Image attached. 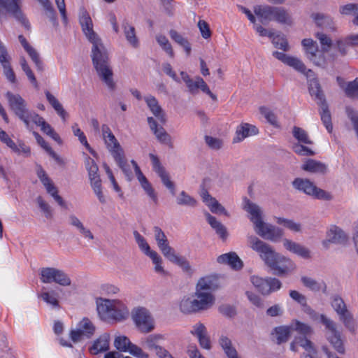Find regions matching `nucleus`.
Segmentation results:
<instances>
[{"instance_id":"obj_37","label":"nucleus","mask_w":358,"mask_h":358,"mask_svg":"<svg viewBox=\"0 0 358 358\" xmlns=\"http://www.w3.org/2000/svg\"><path fill=\"white\" fill-rule=\"evenodd\" d=\"M318 105L320 106V115L321 120L328 132L331 133L333 130V125L331 123V115L329 110V106L327 101Z\"/></svg>"},{"instance_id":"obj_6","label":"nucleus","mask_w":358,"mask_h":358,"mask_svg":"<svg viewBox=\"0 0 358 358\" xmlns=\"http://www.w3.org/2000/svg\"><path fill=\"white\" fill-rule=\"evenodd\" d=\"M331 306L339 315V319L343 322L345 327L350 331L355 332V324L352 315L347 309L346 305L343 299L338 295L332 297Z\"/></svg>"},{"instance_id":"obj_16","label":"nucleus","mask_w":358,"mask_h":358,"mask_svg":"<svg viewBox=\"0 0 358 358\" xmlns=\"http://www.w3.org/2000/svg\"><path fill=\"white\" fill-rule=\"evenodd\" d=\"M259 133L258 129L248 123H241L236 131V136L234 138V143L242 141L247 137L256 135Z\"/></svg>"},{"instance_id":"obj_8","label":"nucleus","mask_w":358,"mask_h":358,"mask_svg":"<svg viewBox=\"0 0 358 358\" xmlns=\"http://www.w3.org/2000/svg\"><path fill=\"white\" fill-rule=\"evenodd\" d=\"M95 331L96 327L93 322L87 317H84L78 324L77 329L71 331L70 337L74 343H77L84 338H90Z\"/></svg>"},{"instance_id":"obj_60","label":"nucleus","mask_w":358,"mask_h":358,"mask_svg":"<svg viewBox=\"0 0 358 358\" xmlns=\"http://www.w3.org/2000/svg\"><path fill=\"white\" fill-rule=\"evenodd\" d=\"M276 220L278 224L285 226L291 231L299 232L301 229V224L299 223L294 222L292 220H287L282 217H277Z\"/></svg>"},{"instance_id":"obj_24","label":"nucleus","mask_w":358,"mask_h":358,"mask_svg":"<svg viewBox=\"0 0 358 358\" xmlns=\"http://www.w3.org/2000/svg\"><path fill=\"white\" fill-rule=\"evenodd\" d=\"M301 169L303 171L318 174H325L327 171V166L324 163L313 159H306L302 164Z\"/></svg>"},{"instance_id":"obj_23","label":"nucleus","mask_w":358,"mask_h":358,"mask_svg":"<svg viewBox=\"0 0 358 358\" xmlns=\"http://www.w3.org/2000/svg\"><path fill=\"white\" fill-rule=\"evenodd\" d=\"M115 301L99 298L96 299V310L100 317L103 320H108V315L115 304Z\"/></svg>"},{"instance_id":"obj_15","label":"nucleus","mask_w":358,"mask_h":358,"mask_svg":"<svg viewBox=\"0 0 358 358\" xmlns=\"http://www.w3.org/2000/svg\"><path fill=\"white\" fill-rule=\"evenodd\" d=\"M148 123L150 126V129L155 135L157 139L162 143L169 145L170 148H173L172 138L166 131L164 127H158L157 121L152 117H148Z\"/></svg>"},{"instance_id":"obj_53","label":"nucleus","mask_w":358,"mask_h":358,"mask_svg":"<svg viewBox=\"0 0 358 358\" xmlns=\"http://www.w3.org/2000/svg\"><path fill=\"white\" fill-rule=\"evenodd\" d=\"M85 167L88 171L90 180H93L99 178V176L98 174L99 168L93 159L88 157L86 159Z\"/></svg>"},{"instance_id":"obj_14","label":"nucleus","mask_w":358,"mask_h":358,"mask_svg":"<svg viewBox=\"0 0 358 358\" xmlns=\"http://www.w3.org/2000/svg\"><path fill=\"white\" fill-rule=\"evenodd\" d=\"M131 163L132 164V165L134 166L136 177H137L142 188L144 189V191L148 194V196L152 199V201L154 202V203L157 204V203H158L157 194L155 192L152 185L148 180L146 177L143 174V173L141 172L137 163L134 160H131Z\"/></svg>"},{"instance_id":"obj_54","label":"nucleus","mask_w":358,"mask_h":358,"mask_svg":"<svg viewBox=\"0 0 358 358\" xmlns=\"http://www.w3.org/2000/svg\"><path fill=\"white\" fill-rule=\"evenodd\" d=\"M55 274L54 282L64 287L71 285V280L64 271L56 268Z\"/></svg>"},{"instance_id":"obj_44","label":"nucleus","mask_w":358,"mask_h":358,"mask_svg":"<svg viewBox=\"0 0 358 358\" xmlns=\"http://www.w3.org/2000/svg\"><path fill=\"white\" fill-rule=\"evenodd\" d=\"M219 343L227 357H231L238 353L236 348L233 346L231 341L228 337L221 336L219 339Z\"/></svg>"},{"instance_id":"obj_25","label":"nucleus","mask_w":358,"mask_h":358,"mask_svg":"<svg viewBox=\"0 0 358 358\" xmlns=\"http://www.w3.org/2000/svg\"><path fill=\"white\" fill-rule=\"evenodd\" d=\"M347 240L348 236L341 229L336 226H332L327 232V239L324 242V244L327 242L342 244L345 243Z\"/></svg>"},{"instance_id":"obj_43","label":"nucleus","mask_w":358,"mask_h":358,"mask_svg":"<svg viewBox=\"0 0 358 358\" xmlns=\"http://www.w3.org/2000/svg\"><path fill=\"white\" fill-rule=\"evenodd\" d=\"M115 161L117 164L118 166L122 169L129 181H131L133 178L132 171L130 166L127 164V162L124 157V152L122 154H117L114 157Z\"/></svg>"},{"instance_id":"obj_22","label":"nucleus","mask_w":358,"mask_h":358,"mask_svg":"<svg viewBox=\"0 0 358 358\" xmlns=\"http://www.w3.org/2000/svg\"><path fill=\"white\" fill-rule=\"evenodd\" d=\"M289 296L296 302L299 303L303 308V311L308 314L313 319L319 317L318 315L313 309L307 304L306 297L296 290L289 291Z\"/></svg>"},{"instance_id":"obj_7","label":"nucleus","mask_w":358,"mask_h":358,"mask_svg":"<svg viewBox=\"0 0 358 358\" xmlns=\"http://www.w3.org/2000/svg\"><path fill=\"white\" fill-rule=\"evenodd\" d=\"M22 1V0H0V6L11 14L26 29L30 30V23L21 10Z\"/></svg>"},{"instance_id":"obj_3","label":"nucleus","mask_w":358,"mask_h":358,"mask_svg":"<svg viewBox=\"0 0 358 358\" xmlns=\"http://www.w3.org/2000/svg\"><path fill=\"white\" fill-rule=\"evenodd\" d=\"M244 210L251 215V221L255 224V231L260 237L273 242H278L283 235L281 229L262 220V211L259 206L247 199Z\"/></svg>"},{"instance_id":"obj_1","label":"nucleus","mask_w":358,"mask_h":358,"mask_svg":"<svg viewBox=\"0 0 358 358\" xmlns=\"http://www.w3.org/2000/svg\"><path fill=\"white\" fill-rule=\"evenodd\" d=\"M79 21L84 34L92 44L91 56L96 73L108 90L114 91L116 89V83L113 80V72L107 50L101 38L94 31L92 20L84 8L80 9Z\"/></svg>"},{"instance_id":"obj_36","label":"nucleus","mask_w":358,"mask_h":358,"mask_svg":"<svg viewBox=\"0 0 358 358\" xmlns=\"http://www.w3.org/2000/svg\"><path fill=\"white\" fill-rule=\"evenodd\" d=\"M293 187L299 191L312 195L314 192L315 185L308 179L296 178L292 182Z\"/></svg>"},{"instance_id":"obj_13","label":"nucleus","mask_w":358,"mask_h":358,"mask_svg":"<svg viewBox=\"0 0 358 358\" xmlns=\"http://www.w3.org/2000/svg\"><path fill=\"white\" fill-rule=\"evenodd\" d=\"M6 97L8 99L10 108L17 117L29 112L27 108L25 100L20 94L7 92Z\"/></svg>"},{"instance_id":"obj_5","label":"nucleus","mask_w":358,"mask_h":358,"mask_svg":"<svg viewBox=\"0 0 358 358\" xmlns=\"http://www.w3.org/2000/svg\"><path fill=\"white\" fill-rule=\"evenodd\" d=\"M319 317L321 323L325 326L326 329L329 331L327 340L332 345L334 350L339 354H345V349L341 338V333L336 329V323L324 314L320 315Z\"/></svg>"},{"instance_id":"obj_62","label":"nucleus","mask_w":358,"mask_h":358,"mask_svg":"<svg viewBox=\"0 0 358 358\" xmlns=\"http://www.w3.org/2000/svg\"><path fill=\"white\" fill-rule=\"evenodd\" d=\"M0 140L9 147L13 152L20 153V149L15 143L8 136L6 131L0 129Z\"/></svg>"},{"instance_id":"obj_55","label":"nucleus","mask_w":358,"mask_h":358,"mask_svg":"<svg viewBox=\"0 0 358 358\" xmlns=\"http://www.w3.org/2000/svg\"><path fill=\"white\" fill-rule=\"evenodd\" d=\"M272 43L276 48L280 49L285 52H287L290 50L287 40L283 35L276 34V36L273 38Z\"/></svg>"},{"instance_id":"obj_38","label":"nucleus","mask_w":358,"mask_h":358,"mask_svg":"<svg viewBox=\"0 0 358 358\" xmlns=\"http://www.w3.org/2000/svg\"><path fill=\"white\" fill-rule=\"evenodd\" d=\"M169 36L173 41H174L176 43L184 48L187 56L190 55L192 48L190 43L186 38L183 37L180 34L174 29H171L169 31Z\"/></svg>"},{"instance_id":"obj_20","label":"nucleus","mask_w":358,"mask_h":358,"mask_svg":"<svg viewBox=\"0 0 358 358\" xmlns=\"http://www.w3.org/2000/svg\"><path fill=\"white\" fill-rule=\"evenodd\" d=\"M109 343L110 335L104 333L94 341L92 345L89 348V351L92 355L106 352L109 349Z\"/></svg>"},{"instance_id":"obj_52","label":"nucleus","mask_w":358,"mask_h":358,"mask_svg":"<svg viewBox=\"0 0 358 358\" xmlns=\"http://www.w3.org/2000/svg\"><path fill=\"white\" fill-rule=\"evenodd\" d=\"M290 327H292V332L293 331H296L304 336L311 334L313 331L311 327L309 325L302 323L299 321H295L294 322H292L290 324Z\"/></svg>"},{"instance_id":"obj_12","label":"nucleus","mask_w":358,"mask_h":358,"mask_svg":"<svg viewBox=\"0 0 358 358\" xmlns=\"http://www.w3.org/2000/svg\"><path fill=\"white\" fill-rule=\"evenodd\" d=\"M214 301L213 294H203L197 292L190 297L194 313L210 308L213 305Z\"/></svg>"},{"instance_id":"obj_58","label":"nucleus","mask_w":358,"mask_h":358,"mask_svg":"<svg viewBox=\"0 0 358 358\" xmlns=\"http://www.w3.org/2000/svg\"><path fill=\"white\" fill-rule=\"evenodd\" d=\"M92 187L101 203H106L105 196L102 192L101 181L100 178L90 180Z\"/></svg>"},{"instance_id":"obj_47","label":"nucleus","mask_w":358,"mask_h":358,"mask_svg":"<svg viewBox=\"0 0 358 358\" xmlns=\"http://www.w3.org/2000/svg\"><path fill=\"white\" fill-rule=\"evenodd\" d=\"M25 51L28 53L32 62L34 63L37 71L39 72H43L45 69L44 64L37 50L31 46Z\"/></svg>"},{"instance_id":"obj_56","label":"nucleus","mask_w":358,"mask_h":358,"mask_svg":"<svg viewBox=\"0 0 358 358\" xmlns=\"http://www.w3.org/2000/svg\"><path fill=\"white\" fill-rule=\"evenodd\" d=\"M316 37L320 41L322 52H329L333 45L332 40L330 37L322 32H317Z\"/></svg>"},{"instance_id":"obj_35","label":"nucleus","mask_w":358,"mask_h":358,"mask_svg":"<svg viewBox=\"0 0 358 358\" xmlns=\"http://www.w3.org/2000/svg\"><path fill=\"white\" fill-rule=\"evenodd\" d=\"M103 138L107 148L111 152L113 157H115L117 154H122L124 152L122 147L113 133L109 134V135H106V136Z\"/></svg>"},{"instance_id":"obj_2","label":"nucleus","mask_w":358,"mask_h":358,"mask_svg":"<svg viewBox=\"0 0 358 358\" xmlns=\"http://www.w3.org/2000/svg\"><path fill=\"white\" fill-rule=\"evenodd\" d=\"M247 245L258 254L259 258L272 271L273 275L285 277L295 270L296 265L292 260L276 252L272 245L256 236L248 235Z\"/></svg>"},{"instance_id":"obj_59","label":"nucleus","mask_w":358,"mask_h":358,"mask_svg":"<svg viewBox=\"0 0 358 358\" xmlns=\"http://www.w3.org/2000/svg\"><path fill=\"white\" fill-rule=\"evenodd\" d=\"M36 202L41 210L43 213L45 217L47 219H51L53 216V214L50 206L41 196H38L36 198Z\"/></svg>"},{"instance_id":"obj_28","label":"nucleus","mask_w":358,"mask_h":358,"mask_svg":"<svg viewBox=\"0 0 358 358\" xmlns=\"http://www.w3.org/2000/svg\"><path fill=\"white\" fill-rule=\"evenodd\" d=\"M45 94L48 103L54 108L57 114L62 119L64 122H65L66 118L69 117V115L64 108L62 104L49 91L45 92Z\"/></svg>"},{"instance_id":"obj_32","label":"nucleus","mask_w":358,"mask_h":358,"mask_svg":"<svg viewBox=\"0 0 358 358\" xmlns=\"http://www.w3.org/2000/svg\"><path fill=\"white\" fill-rule=\"evenodd\" d=\"M206 217L208 224L215 231L220 238L222 240H226L228 236L227 228L210 213H206Z\"/></svg>"},{"instance_id":"obj_46","label":"nucleus","mask_w":358,"mask_h":358,"mask_svg":"<svg viewBox=\"0 0 358 358\" xmlns=\"http://www.w3.org/2000/svg\"><path fill=\"white\" fill-rule=\"evenodd\" d=\"M303 285L313 292H319L321 289H326V285L323 282H319L313 278L303 276L301 278Z\"/></svg>"},{"instance_id":"obj_18","label":"nucleus","mask_w":358,"mask_h":358,"mask_svg":"<svg viewBox=\"0 0 358 358\" xmlns=\"http://www.w3.org/2000/svg\"><path fill=\"white\" fill-rule=\"evenodd\" d=\"M154 232L155 238L159 250L164 257L167 256L174 249L169 245L166 236L159 227H154Z\"/></svg>"},{"instance_id":"obj_34","label":"nucleus","mask_w":358,"mask_h":358,"mask_svg":"<svg viewBox=\"0 0 358 358\" xmlns=\"http://www.w3.org/2000/svg\"><path fill=\"white\" fill-rule=\"evenodd\" d=\"M124 36L127 42L134 48L139 46V41L136 35L134 27L130 25L129 22L124 20L122 23Z\"/></svg>"},{"instance_id":"obj_21","label":"nucleus","mask_w":358,"mask_h":358,"mask_svg":"<svg viewBox=\"0 0 358 358\" xmlns=\"http://www.w3.org/2000/svg\"><path fill=\"white\" fill-rule=\"evenodd\" d=\"M217 261L220 264L229 265L233 269L239 270L243 267V262L235 252H229L220 255Z\"/></svg>"},{"instance_id":"obj_17","label":"nucleus","mask_w":358,"mask_h":358,"mask_svg":"<svg viewBox=\"0 0 358 358\" xmlns=\"http://www.w3.org/2000/svg\"><path fill=\"white\" fill-rule=\"evenodd\" d=\"M283 246L288 251L297 255L303 259H308L310 257V252L307 248L289 239L285 238L283 240Z\"/></svg>"},{"instance_id":"obj_41","label":"nucleus","mask_w":358,"mask_h":358,"mask_svg":"<svg viewBox=\"0 0 358 358\" xmlns=\"http://www.w3.org/2000/svg\"><path fill=\"white\" fill-rule=\"evenodd\" d=\"M119 302H116L111 310V313L108 315L109 317L108 320H113L115 321H122L127 318L129 315L128 309L122 306L120 308L117 307Z\"/></svg>"},{"instance_id":"obj_42","label":"nucleus","mask_w":358,"mask_h":358,"mask_svg":"<svg viewBox=\"0 0 358 358\" xmlns=\"http://www.w3.org/2000/svg\"><path fill=\"white\" fill-rule=\"evenodd\" d=\"M252 284L263 295H268L270 289L268 288V278H262L259 276L253 275L250 278Z\"/></svg>"},{"instance_id":"obj_61","label":"nucleus","mask_w":358,"mask_h":358,"mask_svg":"<svg viewBox=\"0 0 358 358\" xmlns=\"http://www.w3.org/2000/svg\"><path fill=\"white\" fill-rule=\"evenodd\" d=\"M345 92L348 97L358 98V78L348 83Z\"/></svg>"},{"instance_id":"obj_9","label":"nucleus","mask_w":358,"mask_h":358,"mask_svg":"<svg viewBox=\"0 0 358 358\" xmlns=\"http://www.w3.org/2000/svg\"><path fill=\"white\" fill-rule=\"evenodd\" d=\"M305 48L307 58L315 65L324 67L326 59L323 54H319L318 45L315 41L310 38H305L301 42Z\"/></svg>"},{"instance_id":"obj_11","label":"nucleus","mask_w":358,"mask_h":358,"mask_svg":"<svg viewBox=\"0 0 358 358\" xmlns=\"http://www.w3.org/2000/svg\"><path fill=\"white\" fill-rule=\"evenodd\" d=\"M36 174L41 182L45 187L47 192L54 198L60 206L66 208V203L62 197L58 194L57 187L54 185L51 179L48 176L46 172L41 166L37 167Z\"/></svg>"},{"instance_id":"obj_31","label":"nucleus","mask_w":358,"mask_h":358,"mask_svg":"<svg viewBox=\"0 0 358 358\" xmlns=\"http://www.w3.org/2000/svg\"><path fill=\"white\" fill-rule=\"evenodd\" d=\"M273 8L270 6H257L254 8V12L262 23L266 24L273 20Z\"/></svg>"},{"instance_id":"obj_49","label":"nucleus","mask_w":358,"mask_h":358,"mask_svg":"<svg viewBox=\"0 0 358 358\" xmlns=\"http://www.w3.org/2000/svg\"><path fill=\"white\" fill-rule=\"evenodd\" d=\"M56 268L45 267L42 268L40 271V279L43 283L54 282L55 278Z\"/></svg>"},{"instance_id":"obj_64","label":"nucleus","mask_w":358,"mask_h":358,"mask_svg":"<svg viewBox=\"0 0 358 358\" xmlns=\"http://www.w3.org/2000/svg\"><path fill=\"white\" fill-rule=\"evenodd\" d=\"M127 352L136 358L150 357L149 355L147 352H144L141 348L132 343H131Z\"/></svg>"},{"instance_id":"obj_29","label":"nucleus","mask_w":358,"mask_h":358,"mask_svg":"<svg viewBox=\"0 0 358 358\" xmlns=\"http://www.w3.org/2000/svg\"><path fill=\"white\" fill-rule=\"evenodd\" d=\"M308 89L310 95L314 97L317 104L327 101L319 80L317 78H313L309 81Z\"/></svg>"},{"instance_id":"obj_26","label":"nucleus","mask_w":358,"mask_h":358,"mask_svg":"<svg viewBox=\"0 0 358 358\" xmlns=\"http://www.w3.org/2000/svg\"><path fill=\"white\" fill-rule=\"evenodd\" d=\"M38 297L52 308H59V295L55 291H49L45 287H43Z\"/></svg>"},{"instance_id":"obj_51","label":"nucleus","mask_w":358,"mask_h":358,"mask_svg":"<svg viewBox=\"0 0 358 358\" xmlns=\"http://www.w3.org/2000/svg\"><path fill=\"white\" fill-rule=\"evenodd\" d=\"M177 203L180 206L195 207L197 204V201L185 191H182L177 198Z\"/></svg>"},{"instance_id":"obj_40","label":"nucleus","mask_w":358,"mask_h":358,"mask_svg":"<svg viewBox=\"0 0 358 358\" xmlns=\"http://www.w3.org/2000/svg\"><path fill=\"white\" fill-rule=\"evenodd\" d=\"M273 20L281 24L291 25L292 18L288 13L282 8L274 7L273 13Z\"/></svg>"},{"instance_id":"obj_30","label":"nucleus","mask_w":358,"mask_h":358,"mask_svg":"<svg viewBox=\"0 0 358 358\" xmlns=\"http://www.w3.org/2000/svg\"><path fill=\"white\" fill-rule=\"evenodd\" d=\"M292 327L289 326H280L273 329L272 335L275 338V342L278 345L286 343L291 335Z\"/></svg>"},{"instance_id":"obj_10","label":"nucleus","mask_w":358,"mask_h":358,"mask_svg":"<svg viewBox=\"0 0 358 358\" xmlns=\"http://www.w3.org/2000/svg\"><path fill=\"white\" fill-rule=\"evenodd\" d=\"M273 56L285 64L306 75L307 77L310 76V73H313V71L310 69H307L305 64L297 57L278 51H274Z\"/></svg>"},{"instance_id":"obj_4","label":"nucleus","mask_w":358,"mask_h":358,"mask_svg":"<svg viewBox=\"0 0 358 358\" xmlns=\"http://www.w3.org/2000/svg\"><path fill=\"white\" fill-rule=\"evenodd\" d=\"M131 315L136 327L141 333L148 334L154 330V318L146 308L135 307L132 309Z\"/></svg>"},{"instance_id":"obj_33","label":"nucleus","mask_w":358,"mask_h":358,"mask_svg":"<svg viewBox=\"0 0 358 358\" xmlns=\"http://www.w3.org/2000/svg\"><path fill=\"white\" fill-rule=\"evenodd\" d=\"M215 280L210 276H206L198 281L196 292L203 294H212L210 292L215 289Z\"/></svg>"},{"instance_id":"obj_39","label":"nucleus","mask_w":358,"mask_h":358,"mask_svg":"<svg viewBox=\"0 0 358 358\" xmlns=\"http://www.w3.org/2000/svg\"><path fill=\"white\" fill-rule=\"evenodd\" d=\"M164 337L162 334H151L142 340L141 344L150 350H156L160 345L159 343L164 340Z\"/></svg>"},{"instance_id":"obj_57","label":"nucleus","mask_w":358,"mask_h":358,"mask_svg":"<svg viewBox=\"0 0 358 358\" xmlns=\"http://www.w3.org/2000/svg\"><path fill=\"white\" fill-rule=\"evenodd\" d=\"M131 342L124 336H117L114 341L115 347L120 352H127Z\"/></svg>"},{"instance_id":"obj_27","label":"nucleus","mask_w":358,"mask_h":358,"mask_svg":"<svg viewBox=\"0 0 358 358\" xmlns=\"http://www.w3.org/2000/svg\"><path fill=\"white\" fill-rule=\"evenodd\" d=\"M45 94L48 103L54 108L57 114L62 119L64 122H65L66 118L69 117V115L64 108L62 104L49 91L45 92Z\"/></svg>"},{"instance_id":"obj_48","label":"nucleus","mask_w":358,"mask_h":358,"mask_svg":"<svg viewBox=\"0 0 358 358\" xmlns=\"http://www.w3.org/2000/svg\"><path fill=\"white\" fill-rule=\"evenodd\" d=\"M293 136L299 141V143L312 144L313 142L310 139L308 133L302 128L294 126L292 129Z\"/></svg>"},{"instance_id":"obj_63","label":"nucleus","mask_w":358,"mask_h":358,"mask_svg":"<svg viewBox=\"0 0 358 358\" xmlns=\"http://www.w3.org/2000/svg\"><path fill=\"white\" fill-rule=\"evenodd\" d=\"M219 312L226 317L233 318L236 315V309L229 304L221 305L218 308Z\"/></svg>"},{"instance_id":"obj_45","label":"nucleus","mask_w":358,"mask_h":358,"mask_svg":"<svg viewBox=\"0 0 358 358\" xmlns=\"http://www.w3.org/2000/svg\"><path fill=\"white\" fill-rule=\"evenodd\" d=\"M312 16L317 26L327 29L333 28V20L329 15L323 13H316L313 14Z\"/></svg>"},{"instance_id":"obj_19","label":"nucleus","mask_w":358,"mask_h":358,"mask_svg":"<svg viewBox=\"0 0 358 358\" xmlns=\"http://www.w3.org/2000/svg\"><path fill=\"white\" fill-rule=\"evenodd\" d=\"M148 108L152 114L162 122L165 124L166 122V115L162 107L159 106L158 101L153 96H148L144 97Z\"/></svg>"},{"instance_id":"obj_50","label":"nucleus","mask_w":358,"mask_h":358,"mask_svg":"<svg viewBox=\"0 0 358 358\" xmlns=\"http://www.w3.org/2000/svg\"><path fill=\"white\" fill-rule=\"evenodd\" d=\"M134 236L135 240L142 252L145 253L147 256H149L151 252H154L155 251L151 250L150 245L147 243L145 238L141 236L137 231H134Z\"/></svg>"}]
</instances>
